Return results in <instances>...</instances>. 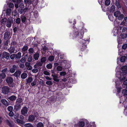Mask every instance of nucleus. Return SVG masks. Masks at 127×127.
<instances>
[{"mask_svg":"<svg viewBox=\"0 0 127 127\" xmlns=\"http://www.w3.org/2000/svg\"><path fill=\"white\" fill-rule=\"evenodd\" d=\"M8 6L9 8H12L14 7V5L13 3H10L8 4Z\"/></svg>","mask_w":127,"mask_h":127,"instance_id":"nucleus-51","label":"nucleus"},{"mask_svg":"<svg viewBox=\"0 0 127 127\" xmlns=\"http://www.w3.org/2000/svg\"><path fill=\"white\" fill-rule=\"evenodd\" d=\"M85 120V119H82L81 120H80L78 123V126L79 127H84L85 123L84 121Z\"/></svg>","mask_w":127,"mask_h":127,"instance_id":"nucleus-11","label":"nucleus"},{"mask_svg":"<svg viewBox=\"0 0 127 127\" xmlns=\"http://www.w3.org/2000/svg\"><path fill=\"white\" fill-rule=\"evenodd\" d=\"M122 94L124 96H125L127 95V90L126 89L123 90L122 92Z\"/></svg>","mask_w":127,"mask_h":127,"instance_id":"nucleus-32","label":"nucleus"},{"mask_svg":"<svg viewBox=\"0 0 127 127\" xmlns=\"http://www.w3.org/2000/svg\"><path fill=\"white\" fill-rule=\"evenodd\" d=\"M52 76L53 77V79L54 81L57 82L59 81V80L58 79V76L57 75L54 74H52Z\"/></svg>","mask_w":127,"mask_h":127,"instance_id":"nucleus-18","label":"nucleus"},{"mask_svg":"<svg viewBox=\"0 0 127 127\" xmlns=\"http://www.w3.org/2000/svg\"><path fill=\"white\" fill-rule=\"evenodd\" d=\"M33 13L34 14V17L35 18H36L38 17V14L37 11H35L34 12H33Z\"/></svg>","mask_w":127,"mask_h":127,"instance_id":"nucleus-53","label":"nucleus"},{"mask_svg":"<svg viewBox=\"0 0 127 127\" xmlns=\"http://www.w3.org/2000/svg\"><path fill=\"white\" fill-rule=\"evenodd\" d=\"M32 71L33 73H36L38 71V70L37 69H33L32 70Z\"/></svg>","mask_w":127,"mask_h":127,"instance_id":"nucleus-62","label":"nucleus"},{"mask_svg":"<svg viewBox=\"0 0 127 127\" xmlns=\"http://www.w3.org/2000/svg\"><path fill=\"white\" fill-rule=\"evenodd\" d=\"M21 74V71L19 70H17L14 73V75L16 77L19 76Z\"/></svg>","mask_w":127,"mask_h":127,"instance_id":"nucleus-24","label":"nucleus"},{"mask_svg":"<svg viewBox=\"0 0 127 127\" xmlns=\"http://www.w3.org/2000/svg\"><path fill=\"white\" fill-rule=\"evenodd\" d=\"M43 124L41 122L38 123L36 125V127H43Z\"/></svg>","mask_w":127,"mask_h":127,"instance_id":"nucleus-30","label":"nucleus"},{"mask_svg":"<svg viewBox=\"0 0 127 127\" xmlns=\"http://www.w3.org/2000/svg\"><path fill=\"white\" fill-rule=\"evenodd\" d=\"M33 81V78L32 77H30L27 79V83H30Z\"/></svg>","mask_w":127,"mask_h":127,"instance_id":"nucleus-27","label":"nucleus"},{"mask_svg":"<svg viewBox=\"0 0 127 127\" xmlns=\"http://www.w3.org/2000/svg\"><path fill=\"white\" fill-rule=\"evenodd\" d=\"M11 59L13 60V59L15 58V54H13L11 55L10 57Z\"/></svg>","mask_w":127,"mask_h":127,"instance_id":"nucleus-61","label":"nucleus"},{"mask_svg":"<svg viewBox=\"0 0 127 127\" xmlns=\"http://www.w3.org/2000/svg\"><path fill=\"white\" fill-rule=\"evenodd\" d=\"M115 4L116 5L117 8H120L121 6L119 2L117 1H116L115 2Z\"/></svg>","mask_w":127,"mask_h":127,"instance_id":"nucleus-38","label":"nucleus"},{"mask_svg":"<svg viewBox=\"0 0 127 127\" xmlns=\"http://www.w3.org/2000/svg\"><path fill=\"white\" fill-rule=\"evenodd\" d=\"M47 68L49 69H50L52 68V65L51 64H49L46 65Z\"/></svg>","mask_w":127,"mask_h":127,"instance_id":"nucleus-39","label":"nucleus"},{"mask_svg":"<svg viewBox=\"0 0 127 127\" xmlns=\"http://www.w3.org/2000/svg\"><path fill=\"white\" fill-rule=\"evenodd\" d=\"M118 42L119 44L121 43L122 42V41L121 39L120 38H118L117 39Z\"/></svg>","mask_w":127,"mask_h":127,"instance_id":"nucleus-59","label":"nucleus"},{"mask_svg":"<svg viewBox=\"0 0 127 127\" xmlns=\"http://www.w3.org/2000/svg\"><path fill=\"white\" fill-rule=\"evenodd\" d=\"M126 59V56H123L121 57L120 59V61L122 62H124Z\"/></svg>","mask_w":127,"mask_h":127,"instance_id":"nucleus-25","label":"nucleus"},{"mask_svg":"<svg viewBox=\"0 0 127 127\" xmlns=\"http://www.w3.org/2000/svg\"><path fill=\"white\" fill-rule=\"evenodd\" d=\"M39 56V54L37 52L34 55L33 58L35 60H38Z\"/></svg>","mask_w":127,"mask_h":127,"instance_id":"nucleus-21","label":"nucleus"},{"mask_svg":"<svg viewBox=\"0 0 127 127\" xmlns=\"http://www.w3.org/2000/svg\"><path fill=\"white\" fill-rule=\"evenodd\" d=\"M1 101L4 105L6 106H8L9 105V103L5 99H1Z\"/></svg>","mask_w":127,"mask_h":127,"instance_id":"nucleus-22","label":"nucleus"},{"mask_svg":"<svg viewBox=\"0 0 127 127\" xmlns=\"http://www.w3.org/2000/svg\"><path fill=\"white\" fill-rule=\"evenodd\" d=\"M9 43V42L8 41H7L5 42L4 46H5L6 48H7L8 46V44Z\"/></svg>","mask_w":127,"mask_h":127,"instance_id":"nucleus-50","label":"nucleus"},{"mask_svg":"<svg viewBox=\"0 0 127 127\" xmlns=\"http://www.w3.org/2000/svg\"><path fill=\"white\" fill-rule=\"evenodd\" d=\"M10 56V54L6 52H4L3 53V57L6 59H8Z\"/></svg>","mask_w":127,"mask_h":127,"instance_id":"nucleus-13","label":"nucleus"},{"mask_svg":"<svg viewBox=\"0 0 127 127\" xmlns=\"http://www.w3.org/2000/svg\"><path fill=\"white\" fill-rule=\"evenodd\" d=\"M36 64H37V65H38L40 66H41L43 65V63L41 62V61H40V62H37L36 63Z\"/></svg>","mask_w":127,"mask_h":127,"instance_id":"nucleus-56","label":"nucleus"},{"mask_svg":"<svg viewBox=\"0 0 127 127\" xmlns=\"http://www.w3.org/2000/svg\"><path fill=\"white\" fill-rule=\"evenodd\" d=\"M10 89L7 86H4L1 89L2 93L4 94H7L9 92Z\"/></svg>","mask_w":127,"mask_h":127,"instance_id":"nucleus-6","label":"nucleus"},{"mask_svg":"<svg viewBox=\"0 0 127 127\" xmlns=\"http://www.w3.org/2000/svg\"><path fill=\"white\" fill-rule=\"evenodd\" d=\"M28 51L29 53L30 54H31L33 53L34 49L32 48H31L29 49Z\"/></svg>","mask_w":127,"mask_h":127,"instance_id":"nucleus-31","label":"nucleus"},{"mask_svg":"<svg viewBox=\"0 0 127 127\" xmlns=\"http://www.w3.org/2000/svg\"><path fill=\"white\" fill-rule=\"evenodd\" d=\"M121 36L122 39H124L127 37V34L126 33H123L120 35Z\"/></svg>","mask_w":127,"mask_h":127,"instance_id":"nucleus-35","label":"nucleus"},{"mask_svg":"<svg viewBox=\"0 0 127 127\" xmlns=\"http://www.w3.org/2000/svg\"><path fill=\"white\" fill-rule=\"evenodd\" d=\"M46 84L49 85H53V83L51 81H47L46 82Z\"/></svg>","mask_w":127,"mask_h":127,"instance_id":"nucleus-41","label":"nucleus"},{"mask_svg":"<svg viewBox=\"0 0 127 127\" xmlns=\"http://www.w3.org/2000/svg\"><path fill=\"white\" fill-rule=\"evenodd\" d=\"M28 47L27 45L24 46L22 49L21 52L23 53L26 52L28 49Z\"/></svg>","mask_w":127,"mask_h":127,"instance_id":"nucleus-17","label":"nucleus"},{"mask_svg":"<svg viewBox=\"0 0 127 127\" xmlns=\"http://www.w3.org/2000/svg\"><path fill=\"white\" fill-rule=\"evenodd\" d=\"M43 73L44 74L48 75H50L49 73L47 71H44L43 72Z\"/></svg>","mask_w":127,"mask_h":127,"instance_id":"nucleus-60","label":"nucleus"},{"mask_svg":"<svg viewBox=\"0 0 127 127\" xmlns=\"http://www.w3.org/2000/svg\"><path fill=\"white\" fill-rule=\"evenodd\" d=\"M21 57V53L20 52H19L15 55V58L17 59H20Z\"/></svg>","mask_w":127,"mask_h":127,"instance_id":"nucleus-28","label":"nucleus"},{"mask_svg":"<svg viewBox=\"0 0 127 127\" xmlns=\"http://www.w3.org/2000/svg\"><path fill=\"white\" fill-rule=\"evenodd\" d=\"M6 82L8 84L10 87H13V80L12 77H8L6 78Z\"/></svg>","mask_w":127,"mask_h":127,"instance_id":"nucleus-4","label":"nucleus"},{"mask_svg":"<svg viewBox=\"0 0 127 127\" xmlns=\"http://www.w3.org/2000/svg\"><path fill=\"white\" fill-rule=\"evenodd\" d=\"M32 125L31 123H28L24 124V126L25 127H31Z\"/></svg>","mask_w":127,"mask_h":127,"instance_id":"nucleus-43","label":"nucleus"},{"mask_svg":"<svg viewBox=\"0 0 127 127\" xmlns=\"http://www.w3.org/2000/svg\"><path fill=\"white\" fill-rule=\"evenodd\" d=\"M114 16L116 17H118V19L120 20H122L124 17L123 14H121L120 11H116L114 13Z\"/></svg>","mask_w":127,"mask_h":127,"instance_id":"nucleus-3","label":"nucleus"},{"mask_svg":"<svg viewBox=\"0 0 127 127\" xmlns=\"http://www.w3.org/2000/svg\"><path fill=\"white\" fill-rule=\"evenodd\" d=\"M17 98V97L15 95H12L9 97L8 99L11 101H15Z\"/></svg>","mask_w":127,"mask_h":127,"instance_id":"nucleus-19","label":"nucleus"},{"mask_svg":"<svg viewBox=\"0 0 127 127\" xmlns=\"http://www.w3.org/2000/svg\"><path fill=\"white\" fill-rule=\"evenodd\" d=\"M84 32L83 29H82L80 31V34L79 32L76 29L73 33H71L70 35L73 38H77L78 39L79 41L81 44L80 47L82 51L86 48L87 46L86 42H87V40H85L82 38L84 34Z\"/></svg>","mask_w":127,"mask_h":127,"instance_id":"nucleus-1","label":"nucleus"},{"mask_svg":"<svg viewBox=\"0 0 127 127\" xmlns=\"http://www.w3.org/2000/svg\"><path fill=\"white\" fill-rule=\"evenodd\" d=\"M121 70L123 71H125V72L121 73L120 74V77L119 78L120 79V84L122 83V82L126 79V77L124 75L126 74V71L127 70V66H122L121 68Z\"/></svg>","mask_w":127,"mask_h":127,"instance_id":"nucleus-2","label":"nucleus"},{"mask_svg":"<svg viewBox=\"0 0 127 127\" xmlns=\"http://www.w3.org/2000/svg\"><path fill=\"white\" fill-rule=\"evenodd\" d=\"M115 10V7L114 5H112L110 7V10L111 11H114Z\"/></svg>","mask_w":127,"mask_h":127,"instance_id":"nucleus-49","label":"nucleus"},{"mask_svg":"<svg viewBox=\"0 0 127 127\" xmlns=\"http://www.w3.org/2000/svg\"><path fill=\"white\" fill-rule=\"evenodd\" d=\"M16 122L19 124H22L23 123V121L19 119H17L16 120Z\"/></svg>","mask_w":127,"mask_h":127,"instance_id":"nucleus-47","label":"nucleus"},{"mask_svg":"<svg viewBox=\"0 0 127 127\" xmlns=\"http://www.w3.org/2000/svg\"><path fill=\"white\" fill-rule=\"evenodd\" d=\"M127 47V44H124L122 46V48L124 50H125Z\"/></svg>","mask_w":127,"mask_h":127,"instance_id":"nucleus-48","label":"nucleus"},{"mask_svg":"<svg viewBox=\"0 0 127 127\" xmlns=\"http://www.w3.org/2000/svg\"><path fill=\"white\" fill-rule=\"evenodd\" d=\"M23 105V103H22L21 104H20L18 103H16L15 105L14 106V108L16 110H18L21 109V105Z\"/></svg>","mask_w":127,"mask_h":127,"instance_id":"nucleus-10","label":"nucleus"},{"mask_svg":"<svg viewBox=\"0 0 127 127\" xmlns=\"http://www.w3.org/2000/svg\"><path fill=\"white\" fill-rule=\"evenodd\" d=\"M21 22V20L19 18H17L16 19V22L17 24H19Z\"/></svg>","mask_w":127,"mask_h":127,"instance_id":"nucleus-52","label":"nucleus"},{"mask_svg":"<svg viewBox=\"0 0 127 127\" xmlns=\"http://www.w3.org/2000/svg\"><path fill=\"white\" fill-rule=\"evenodd\" d=\"M19 7L22 9H23L24 7V4L23 3H20L19 5Z\"/></svg>","mask_w":127,"mask_h":127,"instance_id":"nucleus-57","label":"nucleus"},{"mask_svg":"<svg viewBox=\"0 0 127 127\" xmlns=\"http://www.w3.org/2000/svg\"><path fill=\"white\" fill-rule=\"evenodd\" d=\"M8 19L7 21L6 26L7 27H10L12 25V23L13 22L12 18L11 16H9V17H8Z\"/></svg>","mask_w":127,"mask_h":127,"instance_id":"nucleus-5","label":"nucleus"},{"mask_svg":"<svg viewBox=\"0 0 127 127\" xmlns=\"http://www.w3.org/2000/svg\"><path fill=\"white\" fill-rule=\"evenodd\" d=\"M7 110L9 112L11 111L13 109V107L11 106H9L7 107Z\"/></svg>","mask_w":127,"mask_h":127,"instance_id":"nucleus-45","label":"nucleus"},{"mask_svg":"<svg viewBox=\"0 0 127 127\" xmlns=\"http://www.w3.org/2000/svg\"><path fill=\"white\" fill-rule=\"evenodd\" d=\"M63 68L61 66H58L57 68V71H61L62 70Z\"/></svg>","mask_w":127,"mask_h":127,"instance_id":"nucleus-40","label":"nucleus"},{"mask_svg":"<svg viewBox=\"0 0 127 127\" xmlns=\"http://www.w3.org/2000/svg\"><path fill=\"white\" fill-rule=\"evenodd\" d=\"M35 119L34 116L32 115H30L29 116L28 121L30 122H32Z\"/></svg>","mask_w":127,"mask_h":127,"instance_id":"nucleus-16","label":"nucleus"},{"mask_svg":"<svg viewBox=\"0 0 127 127\" xmlns=\"http://www.w3.org/2000/svg\"><path fill=\"white\" fill-rule=\"evenodd\" d=\"M66 74V73L65 72H62L60 73V74L61 76H64Z\"/></svg>","mask_w":127,"mask_h":127,"instance_id":"nucleus-63","label":"nucleus"},{"mask_svg":"<svg viewBox=\"0 0 127 127\" xmlns=\"http://www.w3.org/2000/svg\"><path fill=\"white\" fill-rule=\"evenodd\" d=\"M22 100L21 98H18L17 99L16 101V103H21L22 102Z\"/></svg>","mask_w":127,"mask_h":127,"instance_id":"nucleus-37","label":"nucleus"},{"mask_svg":"<svg viewBox=\"0 0 127 127\" xmlns=\"http://www.w3.org/2000/svg\"><path fill=\"white\" fill-rule=\"evenodd\" d=\"M95 122H93L92 124L89 125L87 127H95Z\"/></svg>","mask_w":127,"mask_h":127,"instance_id":"nucleus-42","label":"nucleus"},{"mask_svg":"<svg viewBox=\"0 0 127 127\" xmlns=\"http://www.w3.org/2000/svg\"><path fill=\"white\" fill-rule=\"evenodd\" d=\"M113 33L115 36H118V35L120 33V30L118 28L115 27L113 29Z\"/></svg>","mask_w":127,"mask_h":127,"instance_id":"nucleus-7","label":"nucleus"},{"mask_svg":"<svg viewBox=\"0 0 127 127\" xmlns=\"http://www.w3.org/2000/svg\"><path fill=\"white\" fill-rule=\"evenodd\" d=\"M26 61V58H21L20 60V62L22 63H24Z\"/></svg>","mask_w":127,"mask_h":127,"instance_id":"nucleus-55","label":"nucleus"},{"mask_svg":"<svg viewBox=\"0 0 127 127\" xmlns=\"http://www.w3.org/2000/svg\"><path fill=\"white\" fill-rule=\"evenodd\" d=\"M30 3H32L33 4V5H37L38 2V0H33V1H30Z\"/></svg>","mask_w":127,"mask_h":127,"instance_id":"nucleus-26","label":"nucleus"},{"mask_svg":"<svg viewBox=\"0 0 127 127\" xmlns=\"http://www.w3.org/2000/svg\"><path fill=\"white\" fill-rule=\"evenodd\" d=\"M5 71V69H3L2 70V73H0V78L3 79L6 76V74L5 73H4Z\"/></svg>","mask_w":127,"mask_h":127,"instance_id":"nucleus-15","label":"nucleus"},{"mask_svg":"<svg viewBox=\"0 0 127 127\" xmlns=\"http://www.w3.org/2000/svg\"><path fill=\"white\" fill-rule=\"evenodd\" d=\"M11 9L10 8L7 9L6 11V16H7V17H8V16L9 17V16H10V15L11 14Z\"/></svg>","mask_w":127,"mask_h":127,"instance_id":"nucleus-20","label":"nucleus"},{"mask_svg":"<svg viewBox=\"0 0 127 127\" xmlns=\"http://www.w3.org/2000/svg\"><path fill=\"white\" fill-rule=\"evenodd\" d=\"M116 83V87L117 90V93L118 94L120 92V90L121 89V87H120L119 86V85L118 84V83L117 82H115Z\"/></svg>","mask_w":127,"mask_h":127,"instance_id":"nucleus-14","label":"nucleus"},{"mask_svg":"<svg viewBox=\"0 0 127 127\" xmlns=\"http://www.w3.org/2000/svg\"><path fill=\"white\" fill-rule=\"evenodd\" d=\"M54 57L53 56H50L49 57V60L51 61H52L54 60Z\"/></svg>","mask_w":127,"mask_h":127,"instance_id":"nucleus-44","label":"nucleus"},{"mask_svg":"<svg viewBox=\"0 0 127 127\" xmlns=\"http://www.w3.org/2000/svg\"><path fill=\"white\" fill-rule=\"evenodd\" d=\"M10 35V32L7 31L5 32L4 34V38L5 39H7L9 38Z\"/></svg>","mask_w":127,"mask_h":127,"instance_id":"nucleus-12","label":"nucleus"},{"mask_svg":"<svg viewBox=\"0 0 127 127\" xmlns=\"http://www.w3.org/2000/svg\"><path fill=\"white\" fill-rule=\"evenodd\" d=\"M110 0H106L105 2V4L106 5L108 6L110 4Z\"/></svg>","mask_w":127,"mask_h":127,"instance_id":"nucleus-33","label":"nucleus"},{"mask_svg":"<svg viewBox=\"0 0 127 127\" xmlns=\"http://www.w3.org/2000/svg\"><path fill=\"white\" fill-rule=\"evenodd\" d=\"M28 75L27 73H23L21 75V77L22 79H25L27 76Z\"/></svg>","mask_w":127,"mask_h":127,"instance_id":"nucleus-23","label":"nucleus"},{"mask_svg":"<svg viewBox=\"0 0 127 127\" xmlns=\"http://www.w3.org/2000/svg\"><path fill=\"white\" fill-rule=\"evenodd\" d=\"M7 21V19L6 18H4L3 19L1 20V24H4L6 23V22Z\"/></svg>","mask_w":127,"mask_h":127,"instance_id":"nucleus-36","label":"nucleus"},{"mask_svg":"<svg viewBox=\"0 0 127 127\" xmlns=\"http://www.w3.org/2000/svg\"><path fill=\"white\" fill-rule=\"evenodd\" d=\"M28 111V108L26 106L22 108L21 111L22 114L26 116L27 114Z\"/></svg>","mask_w":127,"mask_h":127,"instance_id":"nucleus-8","label":"nucleus"},{"mask_svg":"<svg viewBox=\"0 0 127 127\" xmlns=\"http://www.w3.org/2000/svg\"><path fill=\"white\" fill-rule=\"evenodd\" d=\"M6 123L10 127H11L12 126V125L9 121L8 120H6L5 121Z\"/></svg>","mask_w":127,"mask_h":127,"instance_id":"nucleus-46","label":"nucleus"},{"mask_svg":"<svg viewBox=\"0 0 127 127\" xmlns=\"http://www.w3.org/2000/svg\"><path fill=\"white\" fill-rule=\"evenodd\" d=\"M16 42L15 41H12L11 43V46H15L16 45Z\"/></svg>","mask_w":127,"mask_h":127,"instance_id":"nucleus-54","label":"nucleus"},{"mask_svg":"<svg viewBox=\"0 0 127 127\" xmlns=\"http://www.w3.org/2000/svg\"><path fill=\"white\" fill-rule=\"evenodd\" d=\"M36 84V81H33L31 83V85L32 86H33L35 85Z\"/></svg>","mask_w":127,"mask_h":127,"instance_id":"nucleus-64","label":"nucleus"},{"mask_svg":"<svg viewBox=\"0 0 127 127\" xmlns=\"http://www.w3.org/2000/svg\"><path fill=\"white\" fill-rule=\"evenodd\" d=\"M32 60V56L30 55L29 56V57L28 58V61L29 62H31Z\"/></svg>","mask_w":127,"mask_h":127,"instance_id":"nucleus-58","label":"nucleus"},{"mask_svg":"<svg viewBox=\"0 0 127 127\" xmlns=\"http://www.w3.org/2000/svg\"><path fill=\"white\" fill-rule=\"evenodd\" d=\"M20 18H21L22 22L23 23L25 22L26 21V17L24 16L21 15V16Z\"/></svg>","mask_w":127,"mask_h":127,"instance_id":"nucleus-29","label":"nucleus"},{"mask_svg":"<svg viewBox=\"0 0 127 127\" xmlns=\"http://www.w3.org/2000/svg\"><path fill=\"white\" fill-rule=\"evenodd\" d=\"M47 58L46 57H43L41 58L40 61L43 63L45 62L46 61Z\"/></svg>","mask_w":127,"mask_h":127,"instance_id":"nucleus-34","label":"nucleus"},{"mask_svg":"<svg viewBox=\"0 0 127 127\" xmlns=\"http://www.w3.org/2000/svg\"><path fill=\"white\" fill-rule=\"evenodd\" d=\"M8 50L10 54L16 53L18 51L17 50L15 49L14 47L11 46H10V48L8 49Z\"/></svg>","mask_w":127,"mask_h":127,"instance_id":"nucleus-9","label":"nucleus"}]
</instances>
